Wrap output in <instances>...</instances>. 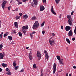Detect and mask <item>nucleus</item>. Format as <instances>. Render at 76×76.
Listing matches in <instances>:
<instances>
[{
  "label": "nucleus",
  "instance_id": "obj_16",
  "mask_svg": "<svg viewBox=\"0 0 76 76\" xmlns=\"http://www.w3.org/2000/svg\"><path fill=\"white\" fill-rule=\"evenodd\" d=\"M14 25L15 26V27L16 28H18V22H15L14 23Z\"/></svg>",
  "mask_w": 76,
  "mask_h": 76
},
{
  "label": "nucleus",
  "instance_id": "obj_22",
  "mask_svg": "<svg viewBox=\"0 0 76 76\" xmlns=\"http://www.w3.org/2000/svg\"><path fill=\"white\" fill-rule=\"evenodd\" d=\"M2 66L3 67H7V64H5L4 63H3L2 64Z\"/></svg>",
  "mask_w": 76,
  "mask_h": 76
},
{
  "label": "nucleus",
  "instance_id": "obj_61",
  "mask_svg": "<svg viewBox=\"0 0 76 76\" xmlns=\"http://www.w3.org/2000/svg\"><path fill=\"white\" fill-rule=\"evenodd\" d=\"M1 20H0V26H1Z\"/></svg>",
  "mask_w": 76,
  "mask_h": 76
},
{
  "label": "nucleus",
  "instance_id": "obj_60",
  "mask_svg": "<svg viewBox=\"0 0 76 76\" xmlns=\"http://www.w3.org/2000/svg\"><path fill=\"white\" fill-rule=\"evenodd\" d=\"M66 49L67 51H68L69 50V48H68V47H67L66 48Z\"/></svg>",
  "mask_w": 76,
  "mask_h": 76
},
{
  "label": "nucleus",
  "instance_id": "obj_58",
  "mask_svg": "<svg viewBox=\"0 0 76 76\" xmlns=\"http://www.w3.org/2000/svg\"><path fill=\"white\" fill-rule=\"evenodd\" d=\"M73 69H76V66H73Z\"/></svg>",
  "mask_w": 76,
  "mask_h": 76
},
{
  "label": "nucleus",
  "instance_id": "obj_43",
  "mask_svg": "<svg viewBox=\"0 0 76 76\" xmlns=\"http://www.w3.org/2000/svg\"><path fill=\"white\" fill-rule=\"evenodd\" d=\"M13 34H16V31H15V30H13Z\"/></svg>",
  "mask_w": 76,
  "mask_h": 76
},
{
  "label": "nucleus",
  "instance_id": "obj_9",
  "mask_svg": "<svg viewBox=\"0 0 76 76\" xmlns=\"http://www.w3.org/2000/svg\"><path fill=\"white\" fill-rule=\"evenodd\" d=\"M28 26H23V27H22V30L23 31L24 29H28Z\"/></svg>",
  "mask_w": 76,
  "mask_h": 76
},
{
  "label": "nucleus",
  "instance_id": "obj_55",
  "mask_svg": "<svg viewBox=\"0 0 76 76\" xmlns=\"http://www.w3.org/2000/svg\"><path fill=\"white\" fill-rule=\"evenodd\" d=\"M5 34L7 35V36L9 35V33L8 32H7Z\"/></svg>",
  "mask_w": 76,
  "mask_h": 76
},
{
  "label": "nucleus",
  "instance_id": "obj_26",
  "mask_svg": "<svg viewBox=\"0 0 76 76\" xmlns=\"http://www.w3.org/2000/svg\"><path fill=\"white\" fill-rule=\"evenodd\" d=\"M56 58H57L58 60H60L61 59H60V56H56Z\"/></svg>",
  "mask_w": 76,
  "mask_h": 76
},
{
  "label": "nucleus",
  "instance_id": "obj_37",
  "mask_svg": "<svg viewBox=\"0 0 76 76\" xmlns=\"http://www.w3.org/2000/svg\"><path fill=\"white\" fill-rule=\"evenodd\" d=\"M24 71V69H23V68L21 70V71H20V72H23Z\"/></svg>",
  "mask_w": 76,
  "mask_h": 76
},
{
  "label": "nucleus",
  "instance_id": "obj_56",
  "mask_svg": "<svg viewBox=\"0 0 76 76\" xmlns=\"http://www.w3.org/2000/svg\"><path fill=\"white\" fill-rule=\"evenodd\" d=\"M61 29H63V26H61Z\"/></svg>",
  "mask_w": 76,
  "mask_h": 76
},
{
  "label": "nucleus",
  "instance_id": "obj_62",
  "mask_svg": "<svg viewBox=\"0 0 76 76\" xmlns=\"http://www.w3.org/2000/svg\"><path fill=\"white\" fill-rule=\"evenodd\" d=\"M23 33L24 35H25L26 34V32H25L24 31H23Z\"/></svg>",
  "mask_w": 76,
  "mask_h": 76
},
{
  "label": "nucleus",
  "instance_id": "obj_53",
  "mask_svg": "<svg viewBox=\"0 0 76 76\" xmlns=\"http://www.w3.org/2000/svg\"><path fill=\"white\" fill-rule=\"evenodd\" d=\"M44 53H45V54H46V53H47V51L44 50Z\"/></svg>",
  "mask_w": 76,
  "mask_h": 76
},
{
  "label": "nucleus",
  "instance_id": "obj_7",
  "mask_svg": "<svg viewBox=\"0 0 76 76\" xmlns=\"http://www.w3.org/2000/svg\"><path fill=\"white\" fill-rule=\"evenodd\" d=\"M73 35V31L72 30H70L68 33V36L69 37H72Z\"/></svg>",
  "mask_w": 76,
  "mask_h": 76
},
{
  "label": "nucleus",
  "instance_id": "obj_41",
  "mask_svg": "<svg viewBox=\"0 0 76 76\" xmlns=\"http://www.w3.org/2000/svg\"><path fill=\"white\" fill-rule=\"evenodd\" d=\"M18 10V8H16V9L15 10V12H17Z\"/></svg>",
  "mask_w": 76,
  "mask_h": 76
},
{
  "label": "nucleus",
  "instance_id": "obj_15",
  "mask_svg": "<svg viewBox=\"0 0 76 76\" xmlns=\"http://www.w3.org/2000/svg\"><path fill=\"white\" fill-rule=\"evenodd\" d=\"M59 61L60 64H63V59H62L59 60Z\"/></svg>",
  "mask_w": 76,
  "mask_h": 76
},
{
  "label": "nucleus",
  "instance_id": "obj_18",
  "mask_svg": "<svg viewBox=\"0 0 76 76\" xmlns=\"http://www.w3.org/2000/svg\"><path fill=\"white\" fill-rule=\"evenodd\" d=\"M23 19H26L27 18H28V15H25L23 16Z\"/></svg>",
  "mask_w": 76,
  "mask_h": 76
},
{
  "label": "nucleus",
  "instance_id": "obj_1",
  "mask_svg": "<svg viewBox=\"0 0 76 76\" xmlns=\"http://www.w3.org/2000/svg\"><path fill=\"white\" fill-rule=\"evenodd\" d=\"M39 26V24L38 23V22L37 21H36L34 25H33V29H37V28H38Z\"/></svg>",
  "mask_w": 76,
  "mask_h": 76
},
{
  "label": "nucleus",
  "instance_id": "obj_49",
  "mask_svg": "<svg viewBox=\"0 0 76 76\" xmlns=\"http://www.w3.org/2000/svg\"><path fill=\"white\" fill-rule=\"evenodd\" d=\"M7 36V35L6 34H4V37H6Z\"/></svg>",
  "mask_w": 76,
  "mask_h": 76
},
{
  "label": "nucleus",
  "instance_id": "obj_34",
  "mask_svg": "<svg viewBox=\"0 0 76 76\" xmlns=\"http://www.w3.org/2000/svg\"><path fill=\"white\" fill-rule=\"evenodd\" d=\"M31 6H33V7H34V2H31Z\"/></svg>",
  "mask_w": 76,
  "mask_h": 76
},
{
  "label": "nucleus",
  "instance_id": "obj_10",
  "mask_svg": "<svg viewBox=\"0 0 76 76\" xmlns=\"http://www.w3.org/2000/svg\"><path fill=\"white\" fill-rule=\"evenodd\" d=\"M71 29V27L69 26H66L65 27V30L66 31H69Z\"/></svg>",
  "mask_w": 76,
  "mask_h": 76
},
{
  "label": "nucleus",
  "instance_id": "obj_13",
  "mask_svg": "<svg viewBox=\"0 0 76 76\" xmlns=\"http://www.w3.org/2000/svg\"><path fill=\"white\" fill-rule=\"evenodd\" d=\"M31 19L33 20H37V18H36L35 16H33L31 17Z\"/></svg>",
  "mask_w": 76,
  "mask_h": 76
},
{
  "label": "nucleus",
  "instance_id": "obj_12",
  "mask_svg": "<svg viewBox=\"0 0 76 76\" xmlns=\"http://www.w3.org/2000/svg\"><path fill=\"white\" fill-rule=\"evenodd\" d=\"M29 57L30 60H32V53H29Z\"/></svg>",
  "mask_w": 76,
  "mask_h": 76
},
{
  "label": "nucleus",
  "instance_id": "obj_40",
  "mask_svg": "<svg viewBox=\"0 0 76 76\" xmlns=\"http://www.w3.org/2000/svg\"><path fill=\"white\" fill-rule=\"evenodd\" d=\"M32 33L31 34H30V36L31 37V38H32V37H33V34Z\"/></svg>",
  "mask_w": 76,
  "mask_h": 76
},
{
  "label": "nucleus",
  "instance_id": "obj_19",
  "mask_svg": "<svg viewBox=\"0 0 76 76\" xmlns=\"http://www.w3.org/2000/svg\"><path fill=\"white\" fill-rule=\"evenodd\" d=\"M45 57L47 60H48V58H49V57L48 56V54L46 53L45 55Z\"/></svg>",
  "mask_w": 76,
  "mask_h": 76
},
{
  "label": "nucleus",
  "instance_id": "obj_48",
  "mask_svg": "<svg viewBox=\"0 0 76 76\" xmlns=\"http://www.w3.org/2000/svg\"><path fill=\"white\" fill-rule=\"evenodd\" d=\"M35 33H36V32H35V31H33L32 32V34H35Z\"/></svg>",
  "mask_w": 76,
  "mask_h": 76
},
{
  "label": "nucleus",
  "instance_id": "obj_8",
  "mask_svg": "<svg viewBox=\"0 0 76 76\" xmlns=\"http://www.w3.org/2000/svg\"><path fill=\"white\" fill-rule=\"evenodd\" d=\"M53 6H52L51 7V12L53 15H56V13L54 12V11L53 10Z\"/></svg>",
  "mask_w": 76,
  "mask_h": 76
},
{
  "label": "nucleus",
  "instance_id": "obj_36",
  "mask_svg": "<svg viewBox=\"0 0 76 76\" xmlns=\"http://www.w3.org/2000/svg\"><path fill=\"white\" fill-rule=\"evenodd\" d=\"M74 32L75 34V35H76V26L75 29L74 30Z\"/></svg>",
  "mask_w": 76,
  "mask_h": 76
},
{
  "label": "nucleus",
  "instance_id": "obj_6",
  "mask_svg": "<svg viewBox=\"0 0 76 76\" xmlns=\"http://www.w3.org/2000/svg\"><path fill=\"white\" fill-rule=\"evenodd\" d=\"M53 74H54L56 73V63H54L53 66Z\"/></svg>",
  "mask_w": 76,
  "mask_h": 76
},
{
  "label": "nucleus",
  "instance_id": "obj_42",
  "mask_svg": "<svg viewBox=\"0 0 76 76\" xmlns=\"http://www.w3.org/2000/svg\"><path fill=\"white\" fill-rule=\"evenodd\" d=\"M43 3H46L47 1L46 0H42Z\"/></svg>",
  "mask_w": 76,
  "mask_h": 76
},
{
  "label": "nucleus",
  "instance_id": "obj_39",
  "mask_svg": "<svg viewBox=\"0 0 76 76\" xmlns=\"http://www.w3.org/2000/svg\"><path fill=\"white\" fill-rule=\"evenodd\" d=\"M19 15H20V16H22V15H23V14H22V13H20L19 14Z\"/></svg>",
  "mask_w": 76,
  "mask_h": 76
},
{
  "label": "nucleus",
  "instance_id": "obj_2",
  "mask_svg": "<svg viewBox=\"0 0 76 76\" xmlns=\"http://www.w3.org/2000/svg\"><path fill=\"white\" fill-rule=\"evenodd\" d=\"M67 18L68 19H70L68 20V22L69 23V25H70V26H72V20L71 19H70L71 18V17L70 16V15H67Z\"/></svg>",
  "mask_w": 76,
  "mask_h": 76
},
{
  "label": "nucleus",
  "instance_id": "obj_27",
  "mask_svg": "<svg viewBox=\"0 0 76 76\" xmlns=\"http://www.w3.org/2000/svg\"><path fill=\"white\" fill-rule=\"evenodd\" d=\"M33 67H34V68H35V69H37V67L36 66V64H34L33 66Z\"/></svg>",
  "mask_w": 76,
  "mask_h": 76
},
{
  "label": "nucleus",
  "instance_id": "obj_51",
  "mask_svg": "<svg viewBox=\"0 0 76 76\" xmlns=\"http://www.w3.org/2000/svg\"><path fill=\"white\" fill-rule=\"evenodd\" d=\"M13 0H11V1L10 2V3H11V4H12V2H13Z\"/></svg>",
  "mask_w": 76,
  "mask_h": 76
},
{
  "label": "nucleus",
  "instance_id": "obj_20",
  "mask_svg": "<svg viewBox=\"0 0 76 76\" xmlns=\"http://www.w3.org/2000/svg\"><path fill=\"white\" fill-rule=\"evenodd\" d=\"M8 39H9L10 40V41H12V36H9L8 37Z\"/></svg>",
  "mask_w": 76,
  "mask_h": 76
},
{
  "label": "nucleus",
  "instance_id": "obj_5",
  "mask_svg": "<svg viewBox=\"0 0 76 76\" xmlns=\"http://www.w3.org/2000/svg\"><path fill=\"white\" fill-rule=\"evenodd\" d=\"M49 42L51 45H53V44H54V40L53 39H50L49 40Z\"/></svg>",
  "mask_w": 76,
  "mask_h": 76
},
{
  "label": "nucleus",
  "instance_id": "obj_11",
  "mask_svg": "<svg viewBox=\"0 0 76 76\" xmlns=\"http://www.w3.org/2000/svg\"><path fill=\"white\" fill-rule=\"evenodd\" d=\"M45 9V7L43 5L40 6V11H43Z\"/></svg>",
  "mask_w": 76,
  "mask_h": 76
},
{
  "label": "nucleus",
  "instance_id": "obj_23",
  "mask_svg": "<svg viewBox=\"0 0 76 76\" xmlns=\"http://www.w3.org/2000/svg\"><path fill=\"white\" fill-rule=\"evenodd\" d=\"M60 1V0H55V1L56 4H58L59 2Z\"/></svg>",
  "mask_w": 76,
  "mask_h": 76
},
{
  "label": "nucleus",
  "instance_id": "obj_28",
  "mask_svg": "<svg viewBox=\"0 0 76 76\" xmlns=\"http://www.w3.org/2000/svg\"><path fill=\"white\" fill-rule=\"evenodd\" d=\"M3 32H2L1 34H0V38L1 39L2 38V35H3Z\"/></svg>",
  "mask_w": 76,
  "mask_h": 76
},
{
  "label": "nucleus",
  "instance_id": "obj_54",
  "mask_svg": "<svg viewBox=\"0 0 76 76\" xmlns=\"http://www.w3.org/2000/svg\"><path fill=\"white\" fill-rule=\"evenodd\" d=\"M72 41H75V38H73L72 39Z\"/></svg>",
  "mask_w": 76,
  "mask_h": 76
},
{
  "label": "nucleus",
  "instance_id": "obj_25",
  "mask_svg": "<svg viewBox=\"0 0 76 76\" xmlns=\"http://www.w3.org/2000/svg\"><path fill=\"white\" fill-rule=\"evenodd\" d=\"M6 74L8 75H10L12 74V73L10 72V71H8L7 72Z\"/></svg>",
  "mask_w": 76,
  "mask_h": 76
},
{
  "label": "nucleus",
  "instance_id": "obj_30",
  "mask_svg": "<svg viewBox=\"0 0 76 76\" xmlns=\"http://www.w3.org/2000/svg\"><path fill=\"white\" fill-rule=\"evenodd\" d=\"M45 24V21H44L41 24V27H42V26H43Z\"/></svg>",
  "mask_w": 76,
  "mask_h": 76
},
{
  "label": "nucleus",
  "instance_id": "obj_29",
  "mask_svg": "<svg viewBox=\"0 0 76 76\" xmlns=\"http://www.w3.org/2000/svg\"><path fill=\"white\" fill-rule=\"evenodd\" d=\"M13 66H14V67H15L16 66V63H15V61H14L13 63Z\"/></svg>",
  "mask_w": 76,
  "mask_h": 76
},
{
  "label": "nucleus",
  "instance_id": "obj_57",
  "mask_svg": "<svg viewBox=\"0 0 76 76\" xmlns=\"http://www.w3.org/2000/svg\"><path fill=\"white\" fill-rule=\"evenodd\" d=\"M59 18H61V14L60 15Z\"/></svg>",
  "mask_w": 76,
  "mask_h": 76
},
{
  "label": "nucleus",
  "instance_id": "obj_52",
  "mask_svg": "<svg viewBox=\"0 0 76 76\" xmlns=\"http://www.w3.org/2000/svg\"><path fill=\"white\" fill-rule=\"evenodd\" d=\"M74 13V11H72L71 12V15H73V13Z\"/></svg>",
  "mask_w": 76,
  "mask_h": 76
},
{
  "label": "nucleus",
  "instance_id": "obj_4",
  "mask_svg": "<svg viewBox=\"0 0 76 76\" xmlns=\"http://www.w3.org/2000/svg\"><path fill=\"white\" fill-rule=\"evenodd\" d=\"M4 54H5V53L4 52L2 54V53H0V60L3 59V57H4Z\"/></svg>",
  "mask_w": 76,
  "mask_h": 76
},
{
  "label": "nucleus",
  "instance_id": "obj_33",
  "mask_svg": "<svg viewBox=\"0 0 76 76\" xmlns=\"http://www.w3.org/2000/svg\"><path fill=\"white\" fill-rule=\"evenodd\" d=\"M20 16H17V17H16V20H18V19H19V18H20Z\"/></svg>",
  "mask_w": 76,
  "mask_h": 76
},
{
  "label": "nucleus",
  "instance_id": "obj_38",
  "mask_svg": "<svg viewBox=\"0 0 76 76\" xmlns=\"http://www.w3.org/2000/svg\"><path fill=\"white\" fill-rule=\"evenodd\" d=\"M18 66H17L16 67H15L14 68L15 70H17V69H18Z\"/></svg>",
  "mask_w": 76,
  "mask_h": 76
},
{
  "label": "nucleus",
  "instance_id": "obj_35",
  "mask_svg": "<svg viewBox=\"0 0 76 76\" xmlns=\"http://www.w3.org/2000/svg\"><path fill=\"white\" fill-rule=\"evenodd\" d=\"M7 3V1H5L3 3H3V4H5V5H6V3Z\"/></svg>",
  "mask_w": 76,
  "mask_h": 76
},
{
  "label": "nucleus",
  "instance_id": "obj_44",
  "mask_svg": "<svg viewBox=\"0 0 76 76\" xmlns=\"http://www.w3.org/2000/svg\"><path fill=\"white\" fill-rule=\"evenodd\" d=\"M52 35L53 37H54V36H55V34H54V33H52L51 34Z\"/></svg>",
  "mask_w": 76,
  "mask_h": 76
},
{
  "label": "nucleus",
  "instance_id": "obj_31",
  "mask_svg": "<svg viewBox=\"0 0 76 76\" xmlns=\"http://www.w3.org/2000/svg\"><path fill=\"white\" fill-rule=\"evenodd\" d=\"M18 35L20 37H22V34L21 32H19L18 33Z\"/></svg>",
  "mask_w": 76,
  "mask_h": 76
},
{
  "label": "nucleus",
  "instance_id": "obj_46",
  "mask_svg": "<svg viewBox=\"0 0 76 76\" xmlns=\"http://www.w3.org/2000/svg\"><path fill=\"white\" fill-rule=\"evenodd\" d=\"M42 33L43 35H44V34H45V31H42Z\"/></svg>",
  "mask_w": 76,
  "mask_h": 76
},
{
  "label": "nucleus",
  "instance_id": "obj_32",
  "mask_svg": "<svg viewBox=\"0 0 76 76\" xmlns=\"http://www.w3.org/2000/svg\"><path fill=\"white\" fill-rule=\"evenodd\" d=\"M40 76H43V73H42V70H41V75Z\"/></svg>",
  "mask_w": 76,
  "mask_h": 76
},
{
  "label": "nucleus",
  "instance_id": "obj_63",
  "mask_svg": "<svg viewBox=\"0 0 76 76\" xmlns=\"http://www.w3.org/2000/svg\"><path fill=\"white\" fill-rule=\"evenodd\" d=\"M22 4V2H19L18 4Z\"/></svg>",
  "mask_w": 76,
  "mask_h": 76
},
{
  "label": "nucleus",
  "instance_id": "obj_47",
  "mask_svg": "<svg viewBox=\"0 0 76 76\" xmlns=\"http://www.w3.org/2000/svg\"><path fill=\"white\" fill-rule=\"evenodd\" d=\"M3 71V69L0 68V72H2V71Z\"/></svg>",
  "mask_w": 76,
  "mask_h": 76
},
{
  "label": "nucleus",
  "instance_id": "obj_24",
  "mask_svg": "<svg viewBox=\"0 0 76 76\" xmlns=\"http://www.w3.org/2000/svg\"><path fill=\"white\" fill-rule=\"evenodd\" d=\"M3 47V46L2 44L0 45V51H1V49H2Z\"/></svg>",
  "mask_w": 76,
  "mask_h": 76
},
{
  "label": "nucleus",
  "instance_id": "obj_45",
  "mask_svg": "<svg viewBox=\"0 0 76 76\" xmlns=\"http://www.w3.org/2000/svg\"><path fill=\"white\" fill-rule=\"evenodd\" d=\"M6 71H7V72H10V70H9V68H7L6 69Z\"/></svg>",
  "mask_w": 76,
  "mask_h": 76
},
{
  "label": "nucleus",
  "instance_id": "obj_3",
  "mask_svg": "<svg viewBox=\"0 0 76 76\" xmlns=\"http://www.w3.org/2000/svg\"><path fill=\"white\" fill-rule=\"evenodd\" d=\"M37 56L38 57V60H40L41 59V53H40L39 51H37Z\"/></svg>",
  "mask_w": 76,
  "mask_h": 76
},
{
  "label": "nucleus",
  "instance_id": "obj_59",
  "mask_svg": "<svg viewBox=\"0 0 76 76\" xmlns=\"http://www.w3.org/2000/svg\"><path fill=\"white\" fill-rule=\"evenodd\" d=\"M26 31H27V30H24L23 31H24V32H26Z\"/></svg>",
  "mask_w": 76,
  "mask_h": 76
},
{
  "label": "nucleus",
  "instance_id": "obj_17",
  "mask_svg": "<svg viewBox=\"0 0 76 76\" xmlns=\"http://www.w3.org/2000/svg\"><path fill=\"white\" fill-rule=\"evenodd\" d=\"M1 6L2 7V9H4L6 7V6L3 3H2L1 4Z\"/></svg>",
  "mask_w": 76,
  "mask_h": 76
},
{
  "label": "nucleus",
  "instance_id": "obj_64",
  "mask_svg": "<svg viewBox=\"0 0 76 76\" xmlns=\"http://www.w3.org/2000/svg\"><path fill=\"white\" fill-rule=\"evenodd\" d=\"M8 10H10V7H8Z\"/></svg>",
  "mask_w": 76,
  "mask_h": 76
},
{
  "label": "nucleus",
  "instance_id": "obj_21",
  "mask_svg": "<svg viewBox=\"0 0 76 76\" xmlns=\"http://www.w3.org/2000/svg\"><path fill=\"white\" fill-rule=\"evenodd\" d=\"M66 41H67V42L68 43V44H70V40H69V39L66 38Z\"/></svg>",
  "mask_w": 76,
  "mask_h": 76
},
{
  "label": "nucleus",
  "instance_id": "obj_14",
  "mask_svg": "<svg viewBox=\"0 0 76 76\" xmlns=\"http://www.w3.org/2000/svg\"><path fill=\"white\" fill-rule=\"evenodd\" d=\"M33 1L34 5L37 6V4H38V3L37 2V0H33Z\"/></svg>",
  "mask_w": 76,
  "mask_h": 76
},
{
  "label": "nucleus",
  "instance_id": "obj_50",
  "mask_svg": "<svg viewBox=\"0 0 76 76\" xmlns=\"http://www.w3.org/2000/svg\"><path fill=\"white\" fill-rule=\"evenodd\" d=\"M27 0H23V2H26V1Z\"/></svg>",
  "mask_w": 76,
  "mask_h": 76
}]
</instances>
